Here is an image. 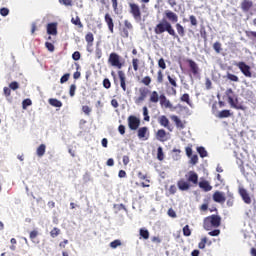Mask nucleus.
<instances>
[{
    "label": "nucleus",
    "mask_w": 256,
    "mask_h": 256,
    "mask_svg": "<svg viewBox=\"0 0 256 256\" xmlns=\"http://www.w3.org/2000/svg\"><path fill=\"white\" fill-rule=\"evenodd\" d=\"M166 31L168 35L173 37V39H176V41L180 40L179 35L175 32V28H173V25H171L169 21L162 19V21L155 26L154 33L155 35H163Z\"/></svg>",
    "instance_id": "f257e3e1"
},
{
    "label": "nucleus",
    "mask_w": 256,
    "mask_h": 256,
    "mask_svg": "<svg viewBox=\"0 0 256 256\" xmlns=\"http://www.w3.org/2000/svg\"><path fill=\"white\" fill-rule=\"evenodd\" d=\"M225 95L232 109H237V111H245L247 109L243 104L239 103V98H237L232 88H228Z\"/></svg>",
    "instance_id": "f03ea898"
},
{
    "label": "nucleus",
    "mask_w": 256,
    "mask_h": 256,
    "mask_svg": "<svg viewBox=\"0 0 256 256\" xmlns=\"http://www.w3.org/2000/svg\"><path fill=\"white\" fill-rule=\"evenodd\" d=\"M203 227L206 231H212L221 227V216L212 214L204 218Z\"/></svg>",
    "instance_id": "7ed1b4c3"
},
{
    "label": "nucleus",
    "mask_w": 256,
    "mask_h": 256,
    "mask_svg": "<svg viewBox=\"0 0 256 256\" xmlns=\"http://www.w3.org/2000/svg\"><path fill=\"white\" fill-rule=\"evenodd\" d=\"M168 82H166L167 92L169 95H177V77L175 75H167Z\"/></svg>",
    "instance_id": "20e7f679"
},
{
    "label": "nucleus",
    "mask_w": 256,
    "mask_h": 256,
    "mask_svg": "<svg viewBox=\"0 0 256 256\" xmlns=\"http://www.w3.org/2000/svg\"><path fill=\"white\" fill-rule=\"evenodd\" d=\"M186 63L188 64L189 67V76L192 77H199V75H201V69L199 68V65L197 64V62H195L192 59H187Z\"/></svg>",
    "instance_id": "39448f33"
},
{
    "label": "nucleus",
    "mask_w": 256,
    "mask_h": 256,
    "mask_svg": "<svg viewBox=\"0 0 256 256\" xmlns=\"http://www.w3.org/2000/svg\"><path fill=\"white\" fill-rule=\"evenodd\" d=\"M234 65L238 67L244 77H247L248 79H251V77H253V72H251V66L247 65V63L240 61L236 62Z\"/></svg>",
    "instance_id": "423d86ee"
},
{
    "label": "nucleus",
    "mask_w": 256,
    "mask_h": 256,
    "mask_svg": "<svg viewBox=\"0 0 256 256\" xmlns=\"http://www.w3.org/2000/svg\"><path fill=\"white\" fill-rule=\"evenodd\" d=\"M149 93H151L149 88H147V87H140L139 88V96L134 98V103L136 105H141V103H143L145 101V99H147Z\"/></svg>",
    "instance_id": "0eeeda50"
},
{
    "label": "nucleus",
    "mask_w": 256,
    "mask_h": 256,
    "mask_svg": "<svg viewBox=\"0 0 256 256\" xmlns=\"http://www.w3.org/2000/svg\"><path fill=\"white\" fill-rule=\"evenodd\" d=\"M108 62L112 67H116V69H122L123 63H121V56L119 54L112 52L109 56Z\"/></svg>",
    "instance_id": "6e6552de"
},
{
    "label": "nucleus",
    "mask_w": 256,
    "mask_h": 256,
    "mask_svg": "<svg viewBox=\"0 0 256 256\" xmlns=\"http://www.w3.org/2000/svg\"><path fill=\"white\" fill-rule=\"evenodd\" d=\"M130 13L136 21H141V8L136 3L129 4Z\"/></svg>",
    "instance_id": "1a4fd4ad"
},
{
    "label": "nucleus",
    "mask_w": 256,
    "mask_h": 256,
    "mask_svg": "<svg viewBox=\"0 0 256 256\" xmlns=\"http://www.w3.org/2000/svg\"><path fill=\"white\" fill-rule=\"evenodd\" d=\"M139 125H141V120H139V118L133 115L128 117V126L131 131H137Z\"/></svg>",
    "instance_id": "9d476101"
},
{
    "label": "nucleus",
    "mask_w": 256,
    "mask_h": 256,
    "mask_svg": "<svg viewBox=\"0 0 256 256\" xmlns=\"http://www.w3.org/2000/svg\"><path fill=\"white\" fill-rule=\"evenodd\" d=\"M104 21L109 29V32L115 33V22H113V17H111V14L106 13L104 16Z\"/></svg>",
    "instance_id": "9b49d317"
},
{
    "label": "nucleus",
    "mask_w": 256,
    "mask_h": 256,
    "mask_svg": "<svg viewBox=\"0 0 256 256\" xmlns=\"http://www.w3.org/2000/svg\"><path fill=\"white\" fill-rule=\"evenodd\" d=\"M158 123L159 125H161V127L168 129V131H173V129H171V122L169 121V118H167V116L165 115L159 116Z\"/></svg>",
    "instance_id": "f8f14e48"
},
{
    "label": "nucleus",
    "mask_w": 256,
    "mask_h": 256,
    "mask_svg": "<svg viewBox=\"0 0 256 256\" xmlns=\"http://www.w3.org/2000/svg\"><path fill=\"white\" fill-rule=\"evenodd\" d=\"M187 177V182L197 185L199 183V175L195 171H189Z\"/></svg>",
    "instance_id": "ddd939ff"
},
{
    "label": "nucleus",
    "mask_w": 256,
    "mask_h": 256,
    "mask_svg": "<svg viewBox=\"0 0 256 256\" xmlns=\"http://www.w3.org/2000/svg\"><path fill=\"white\" fill-rule=\"evenodd\" d=\"M118 77L120 79V86L122 91H127V76L122 70L118 71Z\"/></svg>",
    "instance_id": "4468645a"
},
{
    "label": "nucleus",
    "mask_w": 256,
    "mask_h": 256,
    "mask_svg": "<svg viewBox=\"0 0 256 256\" xmlns=\"http://www.w3.org/2000/svg\"><path fill=\"white\" fill-rule=\"evenodd\" d=\"M164 15H165L166 19H168V21H170V23H177V21H179V16L171 10H166L164 12Z\"/></svg>",
    "instance_id": "2eb2a0df"
},
{
    "label": "nucleus",
    "mask_w": 256,
    "mask_h": 256,
    "mask_svg": "<svg viewBox=\"0 0 256 256\" xmlns=\"http://www.w3.org/2000/svg\"><path fill=\"white\" fill-rule=\"evenodd\" d=\"M239 195L246 205H251V196H249V192L245 188L239 189Z\"/></svg>",
    "instance_id": "dca6fc26"
},
{
    "label": "nucleus",
    "mask_w": 256,
    "mask_h": 256,
    "mask_svg": "<svg viewBox=\"0 0 256 256\" xmlns=\"http://www.w3.org/2000/svg\"><path fill=\"white\" fill-rule=\"evenodd\" d=\"M212 198L215 203H225V201L227 200V198H225V194L220 191L214 192Z\"/></svg>",
    "instance_id": "f3484780"
},
{
    "label": "nucleus",
    "mask_w": 256,
    "mask_h": 256,
    "mask_svg": "<svg viewBox=\"0 0 256 256\" xmlns=\"http://www.w3.org/2000/svg\"><path fill=\"white\" fill-rule=\"evenodd\" d=\"M159 102H160L161 107H164L165 109H171L173 107V104H171V101H169V99H167V96H165V94L160 95Z\"/></svg>",
    "instance_id": "a211bd4d"
},
{
    "label": "nucleus",
    "mask_w": 256,
    "mask_h": 256,
    "mask_svg": "<svg viewBox=\"0 0 256 256\" xmlns=\"http://www.w3.org/2000/svg\"><path fill=\"white\" fill-rule=\"evenodd\" d=\"M240 7L244 13H249V11H251V8L253 7V1L243 0L240 4Z\"/></svg>",
    "instance_id": "6ab92c4d"
},
{
    "label": "nucleus",
    "mask_w": 256,
    "mask_h": 256,
    "mask_svg": "<svg viewBox=\"0 0 256 256\" xmlns=\"http://www.w3.org/2000/svg\"><path fill=\"white\" fill-rule=\"evenodd\" d=\"M138 137L140 139H144V141H147L149 139V128L147 127H141L138 129Z\"/></svg>",
    "instance_id": "aec40b11"
},
{
    "label": "nucleus",
    "mask_w": 256,
    "mask_h": 256,
    "mask_svg": "<svg viewBox=\"0 0 256 256\" xmlns=\"http://www.w3.org/2000/svg\"><path fill=\"white\" fill-rule=\"evenodd\" d=\"M177 186L180 191H189V189H191V184H189V182L185 181L184 179H180L177 182Z\"/></svg>",
    "instance_id": "412c9836"
},
{
    "label": "nucleus",
    "mask_w": 256,
    "mask_h": 256,
    "mask_svg": "<svg viewBox=\"0 0 256 256\" xmlns=\"http://www.w3.org/2000/svg\"><path fill=\"white\" fill-rule=\"evenodd\" d=\"M170 118L175 123L177 129H185V123L177 115H172Z\"/></svg>",
    "instance_id": "4be33fe9"
},
{
    "label": "nucleus",
    "mask_w": 256,
    "mask_h": 256,
    "mask_svg": "<svg viewBox=\"0 0 256 256\" xmlns=\"http://www.w3.org/2000/svg\"><path fill=\"white\" fill-rule=\"evenodd\" d=\"M156 139L158 141H161L162 143H165L167 141V132L165 129H159L156 133Z\"/></svg>",
    "instance_id": "5701e85b"
},
{
    "label": "nucleus",
    "mask_w": 256,
    "mask_h": 256,
    "mask_svg": "<svg viewBox=\"0 0 256 256\" xmlns=\"http://www.w3.org/2000/svg\"><path fill=\"white\" fill-rule=\"evenodd\" d=\"M85 41L87 42V51H91L90 48L93 47V41H95L93 33L88 32L85 36Z\"/></svg>",
    "instance_id": "b1692460"
},
{
    "label": "nucleus",
    "mask_w": 256,
    "mask_h": 256,
    "mask_svg": "<svg viewBox=\"0 0 256 256\" xmlns=\"http://www.w3.org/2000/svg\"><path fill=\"white\" fill-rule=\"evenodd\" d=\"M160 97L161 96H159V92L155 90L150 92L149 103H155V104L159 103Z\"/></svg>",
    "instance_id": "393cba45"
},
{
    "label": "nucleus",
    "mask_w": 256,
    "mask_h": 256,
    "mask_svg": "<svg viewBox=\"0 0 256 256\" xmlns=\"http://www.w3.org/2000/svg\"><path fill=\"white\" fill-rule=\"evenodd\" d=\"M199 187H200V189H203V191H205V192H209L213 189V186H211V184H209V181H207V180L200 181Z\"/></svg>",
    "instance_id": "a878e982"
},
{
    "label": "nucleus",
    "mask_w": 256,
    "mask_h": 256,
    "mask_svg": "<svg viewBox=\"0 0 256 256\" xmlns=\"http://www.w3.org/2000/svg\"><path fill=\"white\" fill-rule=\"evenodd\" d=\"M48 35H57V23H49L47 25Z\"/></svg>",
    "instance_id": "bb28decb"
},
{
    "label": "nucleus",
    "mask_w": 256,
    "mask_h": 256,
    "mask_svg": "<svg viewBox=\"0 0 256 256\" xmlns=\"http://www.w3.org/2000/svg\"><path fill=\"white\" fill-rule=\"evenodd\" d=\"M180 101H182V103H187L189 107H193V102H191V97L187 93L183 94L180 97Z\"/></svg>",
    "instance_id": "cd10ccee"
},
{
    "label": "nucleus",
    "mask_w": 256,
    "mask_h": 256,
    "mask_svg": "<svg viewBox=\"0 0 256 256\" xmlns=\"http://www.w3.org/2000/svg\"><path fill=\"white\" fill-rule=\"evenodd\" d=\"M49 105H51L52 107H63V102H61L60 100H58L57 98H50L48 100Z\"/></svg>",
    "instance_id": "c85d7f7f"
},
{
    "label": "nucleus",
    "mask_w": 256,
    "mask_h": 256,
    "mask_svg": "<svg viewBox=\"0 0 256 256\" xmlns=\"http://www.w3.org/2000/svg\"><path fill=\"white\" fill-rule=\"evenodd\" d=\"M45 151H47V146L45 144H41L37 149H36V155L38 157H43L45 155Z\"/></svg>",
    "instance_id": "c756f323"
},
{
    "label": "nucleus",
    "mask_w": 256,
    "mask_h": 256,
    "mask_svg": "<svg viewBox=\"0 0 256 256\" xmlns=\"http://www.w3.org/2000/svg\"><path fill=\"white\" fill-rule=\"evenodd\" d=\"M176 31H177V35L178 37H184L185 36V27H183V25L176 23L175 25Z\"/></svg>",
    "instance_id": "7c9ffc66"
},
{
    "label": "nucleus",
    "mask_w": 256,
    "mask_h": 256,
    "mask_svg": "<svg viewBox=\"0 0 256 256\" xmlns=\"http://www.w3.org/2000/svg\"><path fill=\"white\" fill-rule=\"evenodd\" d=\"M71 24L76 25L78 29H83V23L81 22V18H79V16H76L75 18H71Z\"/></svg>",
    "instance_id": "2f4dec72"
},
{
    "label": "nucleus",
    "mask_w": 256,
    "mask_h": 256,
    "mask_svg": "<svg viewBox=\"0 0 256 256\" xmlns=\"http://www.w3.org/2000/svg\"><path fill=\"white\" fill-rule=\"evenodd\" d=\"M226 78L228 79V81H232L233 83H239V76L235 74L227 72Z\"/></svg>",
    "instance_id": "473e14b6"
},
{
    "label": "nucleus",
    "mask_w": 256,
    "mask_h": 256,
    "mask_svg": "<svg viewBox=\"0 0 256 256\" xmlns=\"http://www.w3.org/2000/svg\"><path fill=\"white\" fill-rule=\"evenodd\" d=\"M164 75H163V70H158L157 71V78H156V83H158V85H162L163 81H164Z\"/></svg>",
    "instance_id": "72a5a7b5"
},
{
    "label": "nucleus",
    "mask_w": 256,
    "mask_h": 256,
    "mask_svg": "<svg viewBox=\"0 0 256 256\" xmlns=\"http://www.w3.org/2000/svg\"><path fill=\"white\" fill-rule=\"evenodd\" d=\"M197 152L202 159H205V157H207L208 155L207 150H205V147L203 146L197 147Z\"/></svg>",
    "instance_id": "f704fd0d"
},
{
    "label": "nucleus",
    "mask_w": 256,
    "mask_h": 256,
    "mask_svg": "<svg viewBox=\"0 0 256 256\" xmlns=\"http://www.w3.org/2000/svg\"><path fill=\"white\" fill-rule=\"evenodd\" d=\"M218 117L220 119H225L227 117H231V111L230 110H222L219 112Z\"/></svg>",
    "instance_id": "c9c22d12"
},
{
    "label": "nucleus",
    "mask_w": 256,
    "mask_h": 256,
    "mask_svg": "<svg viewBox=\"0 0 256 256\" xmlns=\"http://www.w3.org/2000/svg\"><path fill=\"white\" fill-rule=\"evenodd\" d=\"M157 159L158 161H163V159H165V153H163V148L161 146L157 148Z\"/></svg>",
    "instance_id": "e433bc0d"
},
{
    "label": "nucleus",
    "mask_w": 256,
    "mask_h": 256,
    "mask_svg": "<svg viewBox=\"0 0 256 256\" xmlns=\"http://www.w3.org/2000/svg\"><path fill=\"white\" fill-rule=\"evenodd\" d=\"M61 234V229L55 227L50 231V236L55 239V237H58V235Z\"/></svg>",
    "instance_id": "4c0bfd02"
},
{
    "label": "nucleus",
    "mask_w": 256,
    "mask_h": 256,
    "mask_svg": "<svg viewBox=\"0 0 256 256\" xmlns=\"http://www.w3.org/2000/svg\"><path fill=\"white\" fill-rule=\"evenodd\" d=\"M140 236L142 239H149V230L145 228L140 229Z\"/></svg>",
    "instance_id": "58836bf2"
},
{
    "label": "nucleus",
    "mask_w": 256,
    "mask_h": 256,
    "mask_svg": "<svg viewBox=\"0 0 256 256\" xmlns=\"http://www.w3.org/2000/svg\"><path fill=\"white\" fill-rule=\"evenodd\" d=\"M151 76H145L144 78H142L141 83L142 85H145L146 87H149V85H151Z\"/></svg>",
    "instance_id": "ea45409f"
},
{
    "label": "nucleus",
    "mask_w": 256,
    "mask_h": 256,
    "mask_svg": "<svg viewBox=\"0 0 256 256\" xmlns=\"http://www.w3.org/2000/svg\"><path fill=\"white\" fill-rule=\"evenodd\" d=\"M233 203H235V198L233 197V194H231V192H228L227 206L233 207Z\"/></svg>",
    "instance_id": "a19ab883"
},
{
    "label": "nucleus",
    "mask_w": 256,
    "mask_h": 256,
    "mask_svg": "<svg viewBox=\"0 0 256 256\" xmlns=\"http://www.w3.org/2000/svg\"><path fill=\"white\" fill-rule=\"evenodd\" d=\"M143 115H144V121H151V117L149 116V110L147 109V106H144L142 108Z\"/></svg>",
    "instance_id": "79ce46f5"
},
{
    "label": "nucleus",
    "mask_w": 256,
    "mask_h": 256,
    "mask_svg": "<svg viewBox=\"0 0 256 256\" xmlns=\"http://www.w3.org/2000/svg\"><path fill=\"white\" fill-rule=\"evenodd\" d=\"M221 47H222V45L220 42H215L213 44V49H214L215 53H221V51H223V48H221Z\"/></svg>",
    "instance_id": "37998d69"
},
{
    "label": "nucleus",
    "mask_w": 256,
    "mask_h": 256,
    "mask_svg": "<svg viewBox=\"0 0 256 256\" xmlns=\"http://www.w3.org/2000/svg\"><path fill=\"white\" fill-rule=\"evenodd\" d=\"M184 237H191V228H189V225H186L182 229Z\"/></svg>",
    "instance_id": "c03bdc74"
},
{
    "label": "nucleus",
    "mask_w": 256,
    "mask_h": 256,
    "mask_svg": "<svg viewBox=\"0 0 256 256\" xmlns=\"http://www.w3.org/2000/svg\"><path fill=\"white\" fill-rule=\"evenodd\" d=\"M158 67H160V69H161L162 71H165V69H167V64L165 63V59L160 58V59L158 60Z\"/></svg>",
    "instance_id": "a18cd8bd"
},
{
    "label": "nucleus",
    "mask_w": 256,
    "mask_h": 256,
    "mask_svg": "<svg viewBox=\"0 0 256 256\" xmlns=\"http://www.w3.org/2000/svg\"><path fill=\"white\" fill-rule=\"evenodd\" d=\"M111 249H117V247H121V240L116 239L110 243Z\"/></svg>",
    "instance_id": "49530a36"
},
{
    "label": "nucleus",
    "mask_w": 256,
    "mask_h": 256,
    "mask_svg": "<svg viewBox=\"0 0 256 256\" xmlns=\"http://www.w3.org/2000/svg\"><path fill=\"white\" fill-rule=\"evenodd\" d=\"M189 21H190V24L192 27H197L198 21H197V17H195V15H190Z\"/></svg>",
    "instance_id": "de8ad7c7"
},
{
    "label": "nucleus",
    "mask_w": 256,
    "mask_h": 256,
    "mask_svg": "<svg viewBox=\"0 0 256 256\" xmlns=\"http://www.w3.org/2000/svg\"><path fill=\"white\" fill-rule=\"evenodd\" d=\"M30 105H33V102L31 101V99L27 98V99L23 100V102H22L23 109H27L28 107H30Z\"/></svg>",
    "instance_id": "09e8293b"
},
{
    "label": "nucleus",
    "mask_w": 256,
    "mask_h": 256,
    "mask_svg": "<svg viewBox=\"0 0 256 256\" xmlns=\"http://www.w3.org/2000/svg\"><path fill=\"white\" fill-rule=\"evenodd\" d=\"M59 3L65 7H73V0H59Z\"/></svg>",
    "instance_id": "8fccbe9b"
},
{
    "label": "nucleus",
    "mask_w": 256,
    "mask_h": 256,
    "mask_svg": "<svg viewBox=\"0 0 256 256\" xmlns=\"http://www.w3.org/2000/svg\"><path fill=\"white\" fill-rule=\"evenodd\" d=\"M132 67L134 71H139V59L137 58L132 59Z\"/></svg>",
    "instance_id": "3c124183"
},
{
    "label": "nucleus",
    "mask_w": 256,
    "mask_h": 256,
    "mask_svg": "<svg viewBox=\"0 0 256 256\" xmlns=\"http://www.w3.org/2000/svg\"><path fill=\"white\" fill-rule=\"evenodd\" d=\"M208 235H210V237H219V235H221V230L214 229V230L208 232Z\"/></svg>",
    "instance_id": "603ef678"
},
{
    "label": "nucleus",
    "mask_w": 256,
    "mask_h": 256,
    "mask_svg": "<svg viewBox=\"0 0 256 256\" xmlns=\"http://www.w3.org/2000/svg\"><path fill=\"white\" fill-rule=\"evenodd\" d=\"M75 91H77V85L71 84L69 90L70 97H75Z\"/></svg>",
    "instance_id": "864d4df0"
},
{
    "label": "nucleus",
    "mask_w": 256,
    "mask_h": 256,
    "mask_svg": "<svg viewBox=\"0 0 256 256\" xmlns=\"http://www.w3.org/2000/svg\"><path fill=\"white\" fill-rule=\"evenodd\" d=\"M190 157H191L190 159L191 165H197V163H199V156H197V154H194Z\"/></svg>",
    "instance_id": "5fc2aeb1"
},
{
    "label": "nucleus",
    "mask_w": 256,
    "mask_h": 256,
    "mask_svg": "<svg viewBox=\"0 0 256 256\" xmlns=\"http://www.w3.org/2000/svg\"><path fill=\"white\" fill-rule=\"evenodd\" d=\"M102 84L104 89H111V80H109L108 78H105Z\"/></svg>",
    "instance_id": "6e6d98bb"
},
{
    "label": "nucleus",
    "mask_w": 256,
    "mask_h": 256,
    "mask_svg": "<svg viewBox=\"0 0 256 256\" xmlns=\"http://www.w3.org/2000/svg\"><path fill=\"white\" fill-rule=\"evenodd\" d=\"M138 177L146 183H151V180L147 179V174H143V172H138Z\"/></svg>",
    "instance_id": "4d7b16f0"
},
{
    "label": "nucleus",
    "mask_w": 256,
    "mask_h": 256,
    "mask_svg": "<svg viewBox=\"0 0 256 256\" xmlns=\"http://www.w3.org/2000/svg\"><path fill=\"white\" fill-rule=\"evenodd\" d=\"M205 245H207V237L201 239V241L198 244V247L200 249H205Z\"/></svg>",
    "instance_id": "13d9d810"
},
{
    "label": "nucleus",
    "mask_w": 256,
    "mask_h": 256,
    "mask_svg": "<svg viewBox=\"0 0 256 256\" xmlns=\"http://www.w3.org/2000/svg\"><path fill=\"white\" fill-rule=\"evenodd\" d=\"M121 37H123L124 39L129 38V29L128 28H123L121 31Z\"/></svg>",
    "instance_id": "bf43d9fd"
},
{
    "label": "nucleus",
    "mask_w": 256,
    "mask_h": 256,
    "mask_svg": "<svg viewBox=\"0 0 256 256\" xmlns=\"http://www.w3.org/2000/svg\"><path fill=\"white\" fill-rule=\"evenodd\" d=\"M69 77H71V74H69V73H66V74H64L62 77H61V79H60V83H67V81H69Z\"/></svg>",
    "instance_id": "052dcab7"
},
{
    "label": "nucleus",
    "mask_w": 256,
    "mask_h": 256,
    "mask_svg": "<svg viewBox=\"0 0 256 256\" xmlns=\"http://www.w3.org/2000/svg\"><path fill=\"white\" fill-rule=\"evenodd\" d=\"M37 235H39V231L37 230H33L30 232V239L31 241H35V239H37Z\"/></svg>",
    "instance_id": "680f3d73"
},
{
    "label": "nucleus",
    "mask_w": 256,
    "mask_h": 256,
    "mask_svg": "<svg viewBox=\"0 0 256 256\" xmlns=\"http://www.w3.org/2000/svg\"><path fill=\"white\" fill-rule=\"evenodd\" d=\"M95 57L96 59H101V57H103V51L101 50V48H96Z\"/></svg>",
    "instance_id": "e2e57ef3"
},
{
    "label": "nucleus",
    "mask_w": 256,
    "mask_h": 256,
    "mask_svg": "<svg viewBox=\"0 0 256 256\" xmlns=\"http://www.w3.org/2000/svg\"><path fill=\"white\" fill-rule=\"evenodd\" d=\"M45 47L48 49V51L53 52L55 51V46L51 42H46Z\"/></svg>",
    "instance_id": "0e129e2a"
},
{
    "label": "nucleus",
    "mask_w": 256,
    "mask_h": 256,
    "mask_svg": "<svg viewBox=\"0 0 256 256\" xmlns=\"http://www.w3.org/2000/svg\"><path fill=\"white\" fill-rule=\"evenodd\" d=\"M9 87L10 89H12V91H17V89L19 88V83H17L16 81L11 82Z\"/></svg>",
    "instance_id": "69168bd1"
},
{
    "label": "nucleus",
    "mask_w": 256,
    "mask_h": 256,
    "mask_svg": "<svg viewBox=\"0 0 256 256\" xmlns=\"http://www.w3.org/2000/svg\"><path fill=\"white\" fill-rule=\"evenodd\" d=\"M0 15H2V17H7V15H9L8 8H1L0 9Z\"/></svg>",
    "instance_id": "338daca9"
},
{
    "label": "nucleus",
    "mask_w": 256,
    "mask_h": 256,
    "mask_svg": "<svg viewBox=\"0 0 256 256\" xmlns=\"http://www.w3.org/2000/svg\"><path fill=\"white\" fill-rule=\"evenodd\" d=\"M246 36H248L249 39H251L252 37H254L256 39V32L255 31H246Z\"/></svg>",
    "instance_id": "774afa93"
}]
</instances>
